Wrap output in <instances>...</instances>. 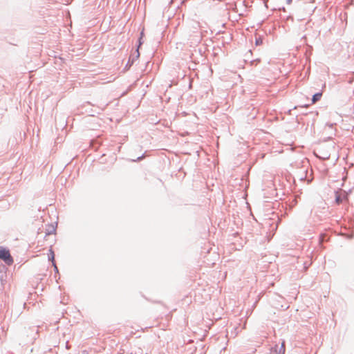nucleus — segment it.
I'll list each match as a JSON object with an SVG mask.
<instances>
[{"label": "nucleus", "mask_w": 354, "mask_h": 354, "mask_svg": "<svg viewBox=\"0 0 354 354\" xmlns=\"http://www.w3.org/2000/svg\"><path fill=\"white\" fill-rule=\"evenodd\" d=\"M0 259L3 260L8 265H11L13 263V259L10 255V251L3 247H0Z\"/></svg>", "instance_id": "f257e3e1"}, {"label": "nucleus", "mask_w": 354, "mask_h": 354, "mask_svg": "<svg viewBox=\"0 0 354 354\" xmlns=\"http://www.w3.org/2000/svg\"><path fill=\"white\" fill-rule=\"evenodd\" d=\"M139 56H140V53H139L138 49H137L136 50V52L130 56L129 62H128V63H127L126 66H128L129 64H130V66L131 65H133L134 64V61L136 59H138L139 57Z\"/></svg>", "instance_id": "f03ea898"}, {"label": "nucleus", "mask_w": 354, "mask_h": 354, "mask_svg": "<svg viewBox=\"0 0 354 354\" xmlns=\"http://www.w3.org/2000/svg\"><path fill=\"white\" fill-rule=\"evenodd\" d=\"M322 93H316L313 96V99H312V103L313 104H315L316 102H317L318 100H319V99L321 98L322 97Z\"/></svg>", "instance_id": "7ed1b4c3"}, {"label": "nucleus", "mask_w": 354, "mask_h": 354, "mask_svg": "<svg viewBox=\"0 0 354 354\" xmlns=\"http://www.w3.org/2000/svg\"><path fill=\"white\" fill-rule=\"evenodd\" d=\"M284 353H285V343L282 342V344L279 348L278 354H284Z\"/></svg>", "instance_id": "20e7f679"}, {"label": "nucleus", "mask_w": 354, "mask_h": 354, "mask_svg": "<svg viewBox=\"0 0 354 354\" xmlns=\"http://www.w3.org/2000/svg\"><path fill=\"white\" fill-rule=\"evenodd\" d=\"M316 156H317V157H319L320 158L324 159V160H326V159H328V158H329V155H327V154H326V155L323 156L322 157L318 156L317 155H316Z\"/></svg>", "instance_id": "39448f33"}, {"label": "nucleus", "mask_w": 354, "mask_h": 354, "mask_svg": "<svg viewBox=\"0 0 354 354\" xmlns=\"http://www.w3.org/2000/svg\"><path fill=\"white\" fill-rule=\"evenodd\" d=\"M259 42H260V41H259V39H257V40H256V44H257V45H259Z\"/></svg>", "instance_id": "423d86ee"}, {"label": "nucleus", "mask_w": 354, "mask_h": 354, "mask_svg": "<svg viewBox=\"0 0 354 354\" xmlns=\"http://www.w3.org/2000/svg\"><path fill=\"white\" fill-rule=\"evenodd\" d=\"M139 43H140V45L141 44V38H140L139 39Z\"/></svg>", "instance_id": "0eeeda50"}, {"label": "nucleus", "mask_w": 354, "mask_h": 354, "mask_svg": "<svg viewBox=\"0 0 354 354\" xmlns=\"http://www.w3.org/2000/svg\"><path fill=\"white\" fill-rule=\"evenodd\" d=\"M292 0H288V2H290Z\"/></svg>", "instance_id": "6e6552de"}]
</instances>
